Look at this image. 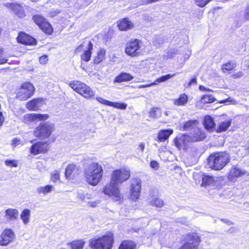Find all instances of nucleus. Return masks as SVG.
<instances>
[{
    "label": "nucleus",
    "instance_id": "nucleus-1",
    "mask_svg": "<svg viewBox=\"0 0 249 249\" xmlns=\"http://www.w3.org/2000/svg\"><path fill=\"white\" fill-rule=\"evenodd\" d=\"M84 173L87 182L91 185L96 186L103 177V168L99 163L92 162L85 168Z\"/></svg>",
    "mask_w": 249,
    "mask_h": 249
},
{
    "label": "nucleus",
    "instance_id": "nucleus-2",
    "mask_svg": "<svg viewBox=\"0 0 249 249\" xmlns=\"http://www.w3.org/2000/svg\"><path fill=\"white\" fill-rule=\"evenodd\" d=\"M229 155L226 152H219L211 155L208 159L209 167L215 170L222 169L229 162Z\"/></svg>",
    "mask_w": 249,
    "mask_h": 249
},
{
    "label": "nucleus",
    "instance_id": "nucleus-3",
    "mask_svg": "<svg viewBox=\"0 0 249 249\" xmlns=\"http://www.w3.org/2000/svg\"><path fill=\"white\" fill-rule=\"evenodd\" d=\"M113 243V234L109 232L101 237L91 239L89 246L92 249H111Z\"/></svg>",
    "mask_w": 249,
    "mask_h": 249
},
{
    "label": "nucleus",
    "instance_id": "nucleus-4",
    "mask_svg": "<svg viewBox=\"0 0 249 249\" xmlns=\"http://www.w3.org/2000/svg\"><path fill=\"white\" fill-rule=\"evenodd\" d=\"M69 86L76 92L84 98L90 99L95 95V91L86 84L79 81H73L70 82Z\"/></svg>",
    "mask_w": 249,
    "mask_h": 249
},
{
    "label": "nucleus",
    "instance_id": "nucleus-5",
    "mask_svg": "<svg viewBox=\"0 0 249 249\" xmlns=\"http://www.w3.org/2000/svg\"><path fill=\"white\" fill-rule=\"evenodd\" d=\"M142 42L136 39H131L125 46V53L129 56L135 57L142 53Z\"/></svg>",
    "mask_w": 249,
    "mask_h": 249
},
{
    "label": "nucleus",
    "instance_id": "nucleus-6",
    "mask_svg": "<svg viewBox=\"0 0 249 249\" xmlns=\"http://www.w3.org/2000/svg\"><path fill=\"white\" fill-rule=\"evenodd\" d=\"M54 131L53 124L46 122L41 124L34 131V135L41 139L48 138Z\"/></svg>",
    "mask_w": 249,
    "mask_h": 249
},
{
    "label": "nucleus",
    "instance_id": "nucleus-7",
    "mask_svg": "<svg viewBox=\"0 0 249 249\" xmlns=\"http://www.w3.org/2000/svg\"><path fill=\"white\" fill-rule=\"evenodd\" d=\"M35 88L30 82L23 84L17 92L16 98L20 101H25L32 96L34 93Z\"/></svg>",
    "mask_w": 249,
    "mask_h": 249
},
{
    "label": "nucleus",
    "instance_id": "nucleus-8",
    "mask_svg": "<svg viewBox=\"0 0 249 249\" xmlns=\"http://www.w3.org/2000/svg\"><path fill=\"white\" fill-rule=\"evenodd\" d=\"M103 193L115 201H118L123 198L118 185L111 180L110 183L104 187Z\"/></svg>",
    "mask_w": 249,
    "mask_h": 249
},
{
    "label": "nucleus",
    "instance_id": "nucleus-9",
    "mask_svg": "<svg viewBox=\"0 0 249 249\" xmlns=\"http://www.w3.org/2000/svg\"><path fill=\"white\" fill-rule=\"evenodd\" d=\"M185 243L179 249H198L200 238L196 233L187 234L184 239Z\"/></svg>",
    "mask_w": 249,
    "mask_h": 249
},
{
    "label": "nucleus",
    "instance_id": "nucleus-10",
    "mask_svg": "<svg viewBox=\"0 0 249 249\" xmlns=\"http://www.w3.org/2000/svg\"><path fill=\"white\" fill-rule=\"evenodd\" d=\"M130 172L125 169L116 170L111 174V180L117 184L127 180L130 177Z\"/></svg>",
    "mask_w": 249,
    "mask_h": 249
},
{
    "label": "nucleus",
    "instance_id": "nucleus-11",
    "mask_svg": "<svg viewBox=\"0 0 249 249\" xmlns=\"http://www.w3.org/2000/svg\"><path fill=\"white\" fill-rule=\"evenodd\" d=\"M141 190V180L139 178H133L131 180L130 187V197L133 201L139 198Z\"/></svg>",
    "mask_w": 249,
    "mask_h": 249
},
{
    "label": "nucleus",
    "instance_id": "nucleus-12",
    "mask_svg": "<svg viewBox=\"0 0 249 249\" xmlns=\"http://www.w3.org/2000/svg\"><path fill=\"white\" fill-rule=\"evenodd\" d=\"M49 117V116L48 114L30 113L24 115L22 119V121L23 122L29 124L32 122L46 120Z\"/></svg>",
    "mask_w": 249,
    "mask_h": 249
},
{
    "label": "nucleus",
    "instance_id": "nucleus-13",
    "mask_svg": "<svg viewBox=\"0 0 249 249\" xmlns=\"http://www.w3.org/2000/svg\"><path fill=\"white\" fill-rule=\"evenodd\" d=\"M15 238L14 232L11 229H6L2 231L0 235V245L7 246L13 241Z\"/></svg>",
    "mask_w": 249,
    "mask_h": 249
},
{
    "label": "nucleus",
    "instance_id": "nucleus-14",
    "mask_svg": "<svg viewBox=\"0 0 249 249\" xmlns=\"http://www.w3.org/2000/svg\"><path fill=\"white\" fill-rule=\"evenodd\" d=\"M19 213L17 209L9 208L5 211L3 217L5 223L11 224L17 220L18 217Z\"/></svg>",
    "mask_w": 249,
    "mask_h": 249
},
{
    "label": "nucleus",
    "instance_id": "nucleus-15",
    "mask_svg": "<svg viewBox=\"0 0 249 249\" xmlns=\"http://www.w3.org/2000/svg\"><path fill=\"white\" fill-rule=\"evenodd\" d=\"M45 104V101L44 99L35 98L27 102L26 107L30 111H37L39 110Z\"/></svg>",
    "mask_w": 249,
    "mask_h": 249
},
{
    "label": "nucleus",
    "instance_id": "nucleus-16",
    "mask_svg": "<svg viewBox=\"0 0 249 249\" xmlns=\"http://www.w3.org/2000/svg\"><path fill=\"white\" fill-rule=\"evenodd\" d=\"M191 141L189 136L182 135L178 136L175 140V144L176 147L179 150H185L187 149L189 142Z\"/></svg>",
    "mask_w": 249,
    "mask_h": 249
},
{
    "label": "nucleus",
    "instance_id": "nucleus-17",
    "mask_svg": "<svg viewBox=\"0 0 249 249\" xmlns=\"http://www.w3.org/2000/svg\"><path fill=\"white\" fill-rule=\"evenodd\" d=\"M48 144L46 142H38L31 146L30 153L36 155L41 153H45L48 150Z\"/></svg>",
    "mask_w": 249,
    "mask_h": 249
},
{
    "label": "nucleus",
    "instance_id": "nucleus-18",
    "mask_svg": "<svg viewBox=\"0 0 249 249\" xmlns=\"http://www.w3.org/2000/svg\"><path fill=\"white\" fill-rule=\"evenodd\" d=\"M246 172L236 166H233L230 169L228 173V178L231 181H234L238 178L245 175Z\"/></svg>",
    "mask_w": 249,
    "mask_h": 249
},
{
    "label": "nucleus",
    "instance_id": "nucleus-19",
    "mask_svg": "<svg viewBox=\"0 0 249 249\" xmlns=\"http://www.w3.org/2000/svg\"><path fill=\"white\" fill-rule=\"evenodd\" d=\"M206 136L205 131L196 126L191 132L190 137L191 141L197 142L204 140Z\"/></svg>",
    "mask_w": 249,
    "mask_h": 249
},
{
    "label": "nucleus",
    "instance_id": "nucleus-20",
    "mask_svg": "<svg viewBox=\"0 0 249 249\" xmlns=\"http://www.w3.org/2000/svg\"><path fill=\"white\" fill-rule=\"evenodd\" d=\"M4 5L12 10L19 18L25 17V12L23 7L21 5L18 3H6L4 4Z\"/></svg>",
    "mask_w": 249,
    "mask_h": 249
},
{
    "label": "nucleus",
    "instance_id": "nucleus-21",
    "mask_svg": "<svg viewBox=\"0 0 249 249\" xmlns=\"http://www.w3.org/2000/svg\"><path fill=\"white\" fill-rule=\"evenodd\" d=\"M18 42L25 45H35L36 40L32 36L24 33H20L17 37Z\"/></svg>",
    "mask_w": 249,
    "mask_h": 249
},
{
    "label": "nucleus",
    "instance_id": "nucleus-22",
    "mask_svg": "<svg viewBox=\"0 0 249 249\" xmlns=\"http://www.w3.org/2000/svg\"><path fill=\"white\" fill-rule=\"evenodd\" d=\"M78 169L76 165L74 164H70L68 165L65 170V177L70 179L74 177L77 174Z\"/></svg>",
    "mask_w": 249,
    "mask_h": 249
},
{
    "label": "nucleus",
    "instance_id": "nucleus-23",
    "mask_svg": "<svg viewBox=\"0 0 249 249\" xmlns=\"http://www.w3.org/2000/svg\"><path fill=\"white\" fill-rule=\"evenodd\" d=\"M206 129L212 132L215 129V124L212 117L210 115L205 116L203 122Z\"/></svg>",
    "mask_w": 249,
    "mask_h": 249
},
{
    "label": "nucleus",
    "instance_id": "nucleus-24",
    "mask_svg": "<svg viewBox=\"0 0 249 249\" xmlns=\"http://www.w3.org/2000/svg\"><path fill=\"white\" fill-rule=\"evenodd\" d=\"M93 44L91 42L89 41L87 47V50H86L83 54L81 55V59L86 61L88 62L91 57L92 51L93 50Z\"/></svg>",
    "mask_w": 249,
    "mask_h": 249
},
{
    "label": "nucleus",
    "instance_id": "nucleus-25",
    "mask_svg": "<svg viewBox=\"0 0 249 249\" xmlns=\"http://www.w3.org/2000/svg\"><path fill=\"white\" fill-rule=\"evenodd\" d=\"M172 129H165L160 130L158 134V139L159 141L162 142L168 139L169 137L173 133Z\"/></svg>",
    "mask_w": 249,
    "mask_h": 249
},
{
    "label": "nucleus",
    "instance_id": "nucleus-26",
    "mask_svg": "<svg viewBox=\"0 0 249 249\" xmlns=\"http://www.w3.org/2000/svg\"><path fill=\"white\" fill-rule=\"evenodd\" d=\"M118 26L120 30L126 31L131 29L133 25L130 21L126 18H124L119 22Z\"/></svg>",
    "mask_w": 249,
    "mask_h": 249
},
{
    "label": "nucleus",
    "instance_id": "nucleus-27",
    "mask_svg": "<svg viewBox=\"0 0 249 249\" xmlns=\"http://www.w3.org/2000/svg\"><path fill=\"white\" fill-rule=\"evenodd\" d=\"M188 101V97L185 93L181 94L178 99H174V104L177 106H185Z\"/></svg>",
    "mask_w": 249,
    "mask_h": 249
},
{
    "label": "nucleus",
    "instance_id": "nucleus-28",
    "mask_svg": "<svg viewBox=\"0 0 249 249\" xmlns=\"http://www.w3.org/2000/svg\"><path fill=\"white\" fill-rule=\"evenodd\" d=\"M106 53V50L101 48L97 53L96 55L94 57L93 62L95 64L100 63L105 58Z\"/></svg>",
    "mask_w": 249,
    "mask_h": 249
},
{
    "label": "nucleus",
    "instance_id": "nucleus-29",
    "mask_svg": "<svg viewBox=\"0 0 249 249\" xmlns=\"http://www.w3.org/2000/svg\"><path fill=\"white\" fill-rule=\"evenodd\" d=\"M54 188L53 186L51 185H47L45 186L39 187L37 188L36 191L39 194H43L46 195L51 193Z\"/></svg>",
    "mask_w": 249,
    "mask_h": 249
},
{
    "label": "nucleus",
    "instance_id": "nucleus-30",
    "mask_svg": "<svg viewBox=\"0 0 249 249\" xmlns=\"http://www.w3.org/2000/svg\"><path fill=\"white\" fill-rule=\"evenodd\" d=\"M133 78V76L129 73H122L116 77L115 81L120 83L124 81H130Z\"/></svg>",
    "mask_w": 249,
    "mask_h": 249
},
{
    "label": "nucleus",
    "instance_id": "nucleus-31",
    "mask_svg": "<svg viewBox=\"0 0 249 249\" xmlns=\"http://www.w3.org/2000/svg\"><path fill=\"white\" fill-rule=\"evenodd\" d=\"M215 180L213 177L209 175H204L202 177V185L206 186L207 185L214 186Z\"/></svg>",
    "mask_w": 249,
    "mask_h": 249
},
{
    "label": "nucleus",
    "instance_id": "nucleus-32",
    "mask_svg": "<svg viewBox=\"0 0 249 249\" xmlns=\"http://www.w3.org/2000/svg\"><path fill=\"white\" fill-rule=\"evenodd\" d=\"M31 211L30 210L24 209L20 214V218L22 219L24 224H27L30 221Z\"/></svg>",
    "mask_w": 249,
    "mask_h": 249
},
{
    "label": "nucleus",
    "instance_id": "nucleus-33",
    "mask_svg": "<svg viewBox=\"0 0 249 249\" xmlns=\"http://www.w3.org/2000/svg\"><path fill=\"white\" fill-rule=\"evenodd\" d=\"M231 124V120H227L225 121L222 122L220 123L219 124L216 131L217 132H221L223 131H225L228 129L229 126Z\"/></svg>",
    "mask_w": 249,
    "mask_h": 249
},
{
    "label": "nucleus",
    "instance_id": "nucleus-34",
    "mask_svg": "<svg viewBox=\"0 0 249 249\" xmlns=\"http://www.w3.org/2000/svg\"><path fill=\"white\" fill-rule=\"evenodd\" d=\"M136 245L134 242L131 241H124L120 246L119 249H135Z\"/></svg>",
    "mask_w": 249,
    "mask_h": 249
},
{
    "label": "nucleus",
    "instance_id": "nucleus-35",
    "mask_svg": "<svg viewBox=\"0 0 249 249\" xmlns=\"http://www.w3.org/2000/svg\"><path fill=\"white\" fill-rule=\"evenodd\" d=\"M198 122L196 120H190L186 122L183 125L184 130H193L196 127Z\"/></svg>",
    "mask_w": 249,
    "mask_h": 249
},
{
    "label": "nucleus",
    "instance_id": "nucleus-36",
    "mask_svg": "<svg viewBox=\"0 0 249 249\" xmlns=\"http://www.w3.org/2000/svg\"><path fill=\"white\" fill-rule=\"evenodd\" d=\"M39 28L45 33L49 35L52 34L53 29L51 24L46 20L44 21L42 24L39 26Z\"/></svg>",
    "mask_w": 249,
    "mask_h": 249
},
{
    "label": "nucleus",
    "instance_id": "nucleus-37",
    "mask_svg": "<svg viewBox=\"0 0 249 249\" xmlns=\"http://www.w3.org/2000/svg\"><path fill=\"white\" fill-rule=\"evenodd\" d=\"M77 197L81 201H84L87 199H91L92 195L89 193H85L83 191L80 190L77 192Z\"/></svg>",
    "mask_w": 249,
    "mask_h": 249
},
{
    "label": "nucleus",
    "instance_id": "nucleus-38",
    "mask_svg": "<svg viewBox=\"0 0 249 249\" xmlns=\"http://www.w3.org/2000/svg\"><path fill=\"white\" fill-rule=\"evenodd\" d=\"M85 242L82 240L74 241L70 244L71 247L72 249H83V246Z\"/></svg>",
    "mask_w": 249,
    "mask_h": 249
},
{
    "label": "nucleus",
    "instance_id": "nucleus-39",
    "mask_svg": "<svg viewBox=\"0 0 249 249\" xmlns=\"http://www.w3.org/2000/svg\"><path fill=\"white\" fill-rule=\"evenodd\" d=\"M161 114L160 109L156 107H153L149 112L150 117L155 119L160 117Z\"/></svg>",
    "mask_w": 249,
    "mask_h": 249
},
{
    "label": "nucleus",
    "instance_id": "nucleus-40",
    "mask_svg": "<svg viewBox=\"0 0 249 249\" xmlns=\"http://www.w3.org/2000/svg\"><path fill=\"white\" fill-rule=\"evenodd\" d=\"M175 74H168L165 75H163L161 76L160 77L157 78L153 83H155V85L158 84V83L165 82V81L169 79L172 77L174 76Z\"/></svg>",
    "mask_w": 249,
    "mask_h": 249
},
{
    "label": "nucleus",
    "instance_id": "nucleus-41",
    "mask_svg": "<svg viewBox=\"0 0 249 249\" xmlns=\"http://www.w3.org/2000/svg\"><path fill=\"white\" fill-rule=\"evenodd\" d=\"M34 21L39 27L45 21V18L40 15H35L33 17Z\"/></svg>",
    "mask_w": 249,
    "mask_h": 249
},
{
    "label": "nucleus",
    "instance_id": "nucleus-42",
    "mask_svg": "<svg viewBox=\"0 0 249 249\" xmlns=\"http://www.w3.org/2000/svg\"><path fill=\"white\" fill-rule=\"evenodd\" d=\"M110 107H112L124 110L126 108L127 104L124 103L111 102Z\"/></svg>",
    "mask_w": 249,
    "mask_h": 249
},
{
    "label": "nucleus",
    "instance_id": "nucleus-43",
    "mask_svg": "<svg viewBox=\"0 0 249 249\" xmlns=\"http://www.w3.org/2000/svg\"><path fill=\"white\" fill-rule=\"evenodd\" d=\"M60 173L58 170H54L51 173V180L54 183L60 180Z\"/></svg>",
    "mask_w": 249,
    "mask_h": 249
},
{
    "label": "nucleus",
    "instance_id": "nucleus-44",
    "mask_svg": "<svg viewBox=\"0 0 249 249\" xmlns=\"http://www.w3.org/2000/svg\"><path fill=\"white\" fill-rule=\"evenodd\" d=\"M236 67L234 63L230 62L223 64L222 66V70L223 71H229L233 69Z\"/></svg>",
    "mask_w": 249,
    "mask_h": 249
},
{
    "label": "nucleus",
    "instance_id": "nucleus-45",
    "mask_svg": "<svg viewBox=\"0 0 249 249\" xmlns=\"http://www.w3.org/2000/svg\"><path fill=\"white\" fill-rule=\"evenodd\" d=\"M215 100V98L210 95H205L201 98V102L204 104L213 102Z\"/></svg>",
    "mask_w": 249,
    "mask_h": 249
},
{
    "label": "nucleus",
    "instance_id": "nucleus-46",
    "mask_svg": "<svg viewBox=\"0 0 249 249\" xmlns=\"http://www.w3.org/2000/svg\"><path fill=\"white\" fill-rule=\"evenodd\" d=\"M150 203L152 205L155 206L157 207H161L163 205V201L159 198L153 199L150 201Z\"/></svg>",
    "mask_w": 249,
    "mask_h": 249
},
{
    "label": "nucleus",
    "instance_id": "nucleus-47",
    "mask_svg": "<svg viewBox=\"0 0 249 249\" xmlns=\"http://www.w3.org/2000/svg\"><path fill=\"white\" fill-rule=\"evenodd\" d=\"M212 0H195L196 4L200 7H203Z\"/></svg>",
    "mask_w": 249,
    "mask_h": 249
},
{
    "label": "nucleus",
    "instance_id": "nucleus-48",
    "mask_svg": "<svg viewBox=\"0 0 249 249\" xmlns=\"http://www.w3.org/2000/svg\"><path fill=\"white\" fill-rule=\"evenodd\" d=\"M178 53V50L177 49H170L167 53L166 57L167 58H172Z\"/></svg>",
    "mask_w": 249,
    "mask_h": 249
},
{
    "label": "nucleus",
    "instance_id": "nucleus-49",
    "mask_svg": "<svg viewBox=\"0 0 249 249\" xmlns=\"http://www.w3.org/2000/svg\"><path fill=\"white\" fill-rule=\"evenodd\" d=\"M5 164L10 167H17L18 164L16 160H6L5 161Z\"/></svg>",
    "mask_w": 249,
    "mask_h": 249
},
{
    "label": "nucleus",
    "instance_id": "nucleus-50",
    "mask_svg": "<svg viewBox=\"0 0 249 249\" xmlns=\"http://www.w3.org/2000/svg\"><path fill=\"white\" fill-rule=\"evenodd\" d=\"M96 100L99 102H100V103H101L102 104H104V105H107V106H110V104L111 101L107 100H106V99H105L101 97H96Z\"/></svg>",
    "mask_w": 249,
    "mask_h": 249
},
{
    "label": "nucleus",
    "instance_id": "nucleus-51",
    "mask_svg": "<svg viewBox=\"0 0 249 249\" xmlns=\"http://www.w3.org/2000/svg\"><path fill=\"white\" fill-rule=\"evenodd\" d=\"M244 18L246 20H249V4H248L245 8L244 12Z\"/></svg>",
    "mask_w": 249,
    "mask_h": 249
},
{
    "label": "nucleus",
    "instance_id": "nucleus-52",
    "mask_svg": "<svg viewBox=\"0 0 249 249\" xmlns=\"http://www.w3.org/2000/svg\"><path fill=\"white\" fill-rule=\"evenodd\" d=\"M48 56L46 55H44L39 58V62L42 64H45L48 62Z\"/></svg>",
    "mask_w": 249,
    "mask_h": 249
},
{
    "label": "nucleus",
    "instance_id": "nucleus-53",
    "mask_svg": "<svg viewBox=\"0 0 249 249\" xmlns=\"http://www.w3.org/2000/svg\"><path fill=\"white\" fill-rule=\"evenodd\" d=\"M150 166L151 168H152L155 170L158 169V168L159 167V163L155 160H153V161H151Z\"/></svg>",
    "mask_w": 249,
    "mask_h": 249
},
{
    "label": "nucleus",
    "instance_id": "nucleus-54",
    "mask_svg": "<svg viewBox=\"0 0 249 249\" xmlns=\"http://www.w3.org/2000/svg\"><path fill=\"white\" fill-rule=\"evenodd\" d=\"M100 203L99 200H96L94 201H89L88 202V206L91 207H95Z\"/></svg>",
    "mask_w": 249,
    "mask_h": 249
},
{
    "label": "nucleus",
    "instance_id": "nucleus-55",
    "mask_svg": "<svg viewBox=\"0 0 249 249\" xmlns=\"http://www.w3.org/2000/svg\"><path fill=\"white\" fill-rule=\"evenodd\" d=\"M154 85H155V83H153V82H152V83H151L148 84L139 85L138 86V88L139 89H142V88L149 87H151V86H154Z\"/></svg>",
    "mask_w": 249,
    "mask_h": 249
},
{
    "label": "nucleus",
    "instance_id": "nucleus-56",
    "mask_svg": "<svg viewBox=\"0 0 249 249\" xmlns=\"http://www.w3.org/2000/svg\"><path fill=\"white\" fill-rule=\"evenodd\" d=\"M19 143H20V140L16 138V139H14L12 141V145L13 146L16 147V146L18 145L19 144Z\"/></svg>",
    "mask_w": 249,
    "mask_h": 249
},
{
    "label": "nucleus",
    "instance_id": "nucleus-57",
    "mask_svg": "<svg viewBox=\"0 0 249 249\" xmlns=\"http://www.w3.org/2000/svg\"><path fill=\"white\" fill-rule=\"evenodd\" d=\"M144 148H145L144 143L143 142H142L139 144V145L137 148V150L138 151H140L142 153L144 149Z\"/></svg>",
    "mask_w": 249,
    "mask_h": 249
},
{
    "label": "nucleus",
    "instance_id": "nucleus-58",
    "mask_svg": "<svg viewBox=\"0 0 249 249\" xmlns=\"http://www.w3.org/2000/svg\"><path fill=\"white\" fill-rule=\"evenodd\" d=\"M8 61V59L7 57H2V56L0 57V65L5 64L7 63Z\"/></svg>",
    "mask_w": 249,
    "mask_h": 249
},
{
    "label": "nucleus",
    "instance_id": "nucleus-59",
    "mask_svg": "<svg viewBox=\"0 0 249 249\" xmlns=\"http://www.w3.org/2000/svg\"><path fill=\"white\" fill-rule=\"evenodd\" d=\"M243 76V73L242 71H239L236 73L233 74V77L235 78H240Z\"/></svg>",
    "mask_w": 249,
    "mask_h": 249
},
{
    "label": "nucleus",
    "instance_id": "nucleus-60",
    "mask_svg": "<svg viewBox=\"0 0 249 249\" xmlns=\"http://www.w3.org/2000/svg\"><path fill=\"white\" fill-rule=\"evenodd\" d=\"M234 101V100L233 99L230 97V98H227L226 100L220 101V103H226L227 102H232Z\"/></svg>",
    "mask_w": 249,
    "mask_h": 249
},
{
    "label": "nucleus",
    "instance_id": "nucleus-61",
    "mask_svg": "<svg viewBox=\"0 0 249 249\" xmlns=\"http://www.w3.org/2000/svg\"><path fill=\"white\" fill-rule=\"evenodd\" d=\"M199 89L200 90H203V91H212L211 89H207L204 86H202V85L199 86Z\"/></svg>",
    "mask_w": 249,
    "mask_h": 249
},
{
    "label": "nucleus",
    "instance_id": "nucleus-62",
    "mask_svg": "<svg viewBox=\"0 0 249 249\" xmlns=\"http://www.w3.org/2000/svg\"><path fill=\"white\" fill-rule=\"evenodd\" d=\"M59 13V12L57 11H52L49 13V15L51 17H54L56 16Z\"/></svg>",
    "mask_w": 249,
    "mask_h": 249
},
{
    "label": "nucleus",
    "instance_id": "nucleus-63",
    "mask_svg": "<svg viewBox=\"0 0 249 249\" xmlns=\"http://www.w3.org/2000/svg\"><path fill=\"white\" fill-rule=\"evenodd\" d=\"M196 84V78H193L189 83V85L191 86L192 84Z\"/></svg>",
    "mask_w": 249,
    "mask_h": 249
},
{
    "label": "nucleus",
    "instance_id": "nucleus-64",
    "mask_svg": "<svg viewBox=\"0 0 249 249\" xmlns=\"http://www.w3.org/2000/svg\"><path fill=\"white\" fill-rule=\"evenodd\" d=\"M4 121V117L3 116H0V126L2 125Z\"/></svg>",
    "mask_w": 249,
    "mask_h": 249
}]
</instances>
